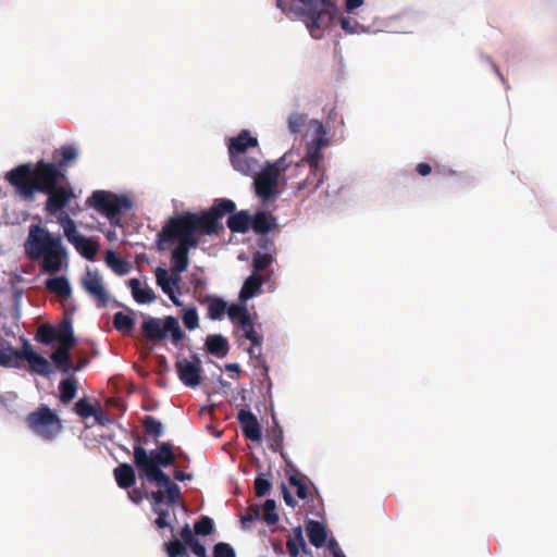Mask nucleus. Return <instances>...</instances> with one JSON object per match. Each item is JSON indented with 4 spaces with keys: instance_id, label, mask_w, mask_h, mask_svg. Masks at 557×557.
Masks as SVG:
<instances>
[{
    "instance_id": "f3484780",
    "label": "nucleus",
    "mask_w": 557,
    "mask_h": 557,
    "mask_svg": "<svg viewBox=\"0 0 557 557\" xmlns=\"http://www.w3.org/2000/svg\"><path fill=\"white\" fill-rule=\"evenodd\" d=\"M240 330L244 332V336L251 343L248 348L249 356L258 360L259 363L263 366L264 370L268 371V367L264 360H262V334L257 331L252 320L247 323V326H242Z\"/></svg>"
},
{
    "instance_id": "69168bd1",
    "label": "nucleus",
    "mask_w": 557,
    "mask_h": 557,
    "mask_svg": "<svg viewBox=\"0 0 557 557\" xmlns=\"http://www.w3.org/2000/svg\"><path fill=\"white\" fill-rule=\"evenodd\" d=\"M180 534L182 539L181 542H183L187 546L197 540V537L195 536V531L193 532L188 524H185V527L182 528Z\"/></svg>"
},
{
    "instance_id": "f257e3e1",
    "label": "nucleus",
    "mask_w": 557,
    "mask_h": 557,
    "mask_svg": "<svg viewBox=\"0 0 557 557\" xmlns=\"http://www.w3.org/2000/svg\"><path fill=\"white\" fill-rule=\"evenodd\" d=\"M235 209L233 200L219 199L207 211H184L176 216H171L158 233L157 245L162 249V244L176 242L177 268L184 269L187 263V251L199 246L201 236L218 235L223 230L220 220L225 214L233 213Z\"/></svg>"
},
{
    "instance_id": "39448f33",
    "label": "nucleus",
    "mask_w": 557,
    "mask_h": 557,
    "mask_svg": "<svg viewBox=\"0 0 557 557\" xmlns=\"http://www.w3.org/2000/svg\"><path fill=\"white\" fill-rule=\"evenodd\" d=\"M134 441L133 461L138 475L161 470L163 467L166 468L174 463L176 453L170 442H162L158 445L157 449L148 451L144 447L147 441H143L139 435H136Z\"/></svg>"
},
{
    "instance_id": "f704fd0d",
    "label": "nucleus",
    "mask_w": 557,
    "mask_h": 557,
    "mask_svg": "<svg viewBox=\"0 0 557 557\" xmlns=\"http://www.w3.org/2000/svg\"><path fill=\"white\" fill-rule=\"evenodd\" d=\"M273 422H274L273 426L268 430L267 437H268V441H269V447L273 451L276 453V451L281 450L282 447H283L284 435H283V429L278 424V422L275 419V417H273Z\"/></svg>"
},
{
    "instance_id": "20e7f679",
    "label": "nucleus",
    "mask_w": 557,
    "mask_h": 557,
    "mask_svg": "<svg viewBox=\"0 0 557 557\" xmlns=\"http://www.w3.org/2000/svg\"><path fill=\"white\" fill-rule=\"evenodd\" d=\"M30 259H42L41 270L54 274L61 271L67 250L62 244L60 235H52L47 228L32 225L26 247Z\"/></svg>"
},
{
    "instance_id": "4c0bfd02",
    "label": "nucleus",
    "mask_w": 557,
    "mask_h": 557,
    "mask_svg": "<svg viewBox=\"0 0 557 557\" xmlns=\"http://www.w3.org/2000/svg\"><path fill=\"white\" fill-rule=\"evenodd\" d=\"M59 153L61 159L55 165H58L61 171L65 174L66 168L71 162H74L77 159L78 152L76 147L73 145H65L59 149Z\"/></svg>"
},
{
    "instance_id": "cd10ccee",
    "label": "nucleus",
    "mask_w": 557,
    "mask_h": 557,
    "mask_svg": "<svg viewBox=\"0 0 557 557\" xmlns=\"http://www.w3.org/2000/svg\"><path fill=\"white\" fill-rule=\"evenodd\" d=\"M73 246L77 252L89 261L95 260L99 250V243L91 237H86L84 235L81 236Z\"/></svg>"
},
{
    "instance_id": "b1692460",
    "label": "nucleus",
    "mask_w": 557,
    "mask_h": 557,
    "mask_svg": "<svg viewBox=\"0 0 557 557\" xmlns=\"http://www.w3.org/2000/svg\"><path fill=\"white\" fill-rule=\"evenodd\" d=\"M206 349L209 354L218 357L223 358L227 355L230 350V345L227 339L220 335H209L206 339Z\"/></svg>"
},
{
    "instance_id": "ddd939ff",
    "label": "nucleus",
    "mask_w": 557,
    "mask_h": 557,
    "mask_svg": "<svg viewBox=\"0 0 557 557\" xmlns=\"http://www.w3.org/2000/svg\"><path fill=\"white\" fill-rule=\"evenodd\" d=\"M45 194L48 196L45 209L50 215L64 212L63 209L67 207L75 197L73 188L62 184H58L50 191H46Z\"/></svg>"
},
{
    "instance_id": "ea45409f",
    "label": "nucleus",
    "mask_w": 557,
    "mask_h": 557,
    "mask_svg": "<svg viewBox=\"0 0 557 557\" xmlns=\"http://www.w3.org/2000/svg\"><path fill=\"white\" fill-rule=\"evenodd\" d=\"M35 339L44 345H50L57 341L55 327L49 323L41 324L36 332Z\"/></svg>"
},
{
    "instance_id": "6ab92c4d",
    "label": "nucleus",
    "mask_w": 557,
    "mask_h": 557,
    "mask_svg": "<svg viewBox=\"0 0 557 557\" xmlns=\"http://www.w3.org/2000/svg\"><path fill=\"white\" fill-rule=\"evenodd\" d=\"M256 146H258L257 138L252 137L249 131H242L236 137H233L230 140V157L235 154H245L248 148Z\"/></svg>"
},
{
    "instance_id": "423d86ee",
    "label": "nucleus",
    "mask_w": 557,
    "mask_h": 557,
    "mask_svg": "<svg viewBox=\"0 0 557 557\" xmlns=\"http://www.w3.org/2000/svg\"><path fill=\"white\" fill-rule=\"evenodd\" d=\"M27 428L44 441H53L62 431V422L54 411L41 405L27 414Z\"/></svg>"
},
{
    "instance_id": "49530a36",
    "label": "nucleus",
    "mask_w": 557,
    "mask_h": 557,
    "mask_svg": "<svg viewBox=\"0 0 557 557\" xmlns=\"http://www.w3.org/2000/svg\"><path fill=\"white\" fill-rule=\"evenodd\" d=\"M96 409L97 407L91 405L87 398H81L74 406L75 413L83 419L92 417L96 413Z\"/></svg>"
},
{
    "instance_id": "052dcab7",
    "label": "nucleus",
    "mask_w": 557,
    "mask_h": 557,
    "mask_svg": "<svg viewBox=\"0 0 557 557\" xmlns=\"http://www.w3.org/2000/svg\"><path fill=\"white\" fill-rule=\"evenodd\" d=\"M168 505H175L181 498V488L176 483H172L165 488Z\"/></svg>"
},
{
    "instance_id": "2f4dec72",
    "label": "nucleus",
    "mask_w": 557,
    "mask_h": 557,
    "mask_svg": "<svg viewBox=\"0 0 557 557\" xmlns=\"http://www.w3.org/2000/svg\"><path fill=\"white\" fill-rule=\"evenodd\" d=\"M227 314L232 322L237 324L239 327L247 326V323L251 321V315L247 308L239 304H232L227 308Z\"/></svg>"
},
{
    "instance_id": "6e6552de",
    "label": "nucleus",
    "mask_w": 557,
    "mask_h": 557,
    "mask_svg": "<svg viewBox=\"0 0 557 557\" xmlns=\"http://www.w3.org/2000/svg\"><path fill=\"white\" fill-rule=\"evenodd\" d=\"M141 332L150 342L162 341L171 333L172 343L175 345L185 337L178 320L172 315H168L163 321L159 318H147L141 324Z\"/></svg>"
},
{
    "instance_id": "473e14b6",
    "label": "nucleus",
    "mask_w": 557,
    "mask_h": 557,
    "mask_svg": "<svg viewBox=\"0 0 557 557\" xmlns=\"http://www.w3.org/2000/svg\"><path fill=\"white\" fill-rule=\"evenodd\" d=\"M60 401L62 404L71 403L76 396L77 380L74 376H69L60 382Z\"/></svg>"
},
{
    "instance_id": "bb28decb",
    "label": "nucleus",
    "mask_w": 557,
    "mask_h": 557,
    "mask_svg": "<svg viewBox=\"0 0 557 557\" xmlns=\"http://www.w3.org/2000/svg\"><path fill=\"white\" fill-rule=\"evenodd\" d=\"M201 304H208L207 317L211 320H220L227 311L226 302L219 297L206 295L203 299L199 298Z\"/></svg>"
},
{
    "instance_id": "3c124183",
    "label": "nucleus",
    "mask_w": 557,
    "mask_h": 557,
    "mask_svg": "<svg viewBox=\"0 0 557 557\" xmlns=\"http://www.w3.org/2000/svg\"><path fill=\"white\" fill-rule=\"evenodd\" d=\"M183 323L185 327L193 331L199 325V318L196 308H188L183 313Z\"/></svg>"
},
{
    "instance_id": "a211bd4d",
    "label": "nucleus",
    "mask_w": 557,
    "mask_h": 557,
    "mask_svg": "<svg viewBox=\"0 0 557 557\" xmlns=\"http://www.w3.org/2000/svg\"><path fill=\"white\" fill-rule=\"evenodd\" d=\"M306 177L296 183L295 188L297 191H307L311 194L315 191L324 182V170L323 169H309L307 168L305 173Z\"/></svg>"
},
{
    "instance_id": "e433bc0d",
    "label": "nucleus",
    "mask_w": 557,
    "mask_h": 557,
    "mask_svg": "<svg viewBox=\"0 0 557 557\" xmlns=\"http://www.w3.org/2000/svg\"><path fill=\"white\" fill-rule=\"evenodd\" d=\"M113 326L116 331L129 334L135 326V319L122 311L114 313Z\"/></svg>"
},
{
    "instance_id": "a878e982",
    "label": "nucleus",
    "mask_w": 557,
    "mask_h": 557,
    "mask_svg": "<svg viewBox=\"0 0 557 557\" xmlns=\"http://www.w3.org/2000/svg\"><path fill=\"white\" fill-rule=\"evenodd\" d=\"M227 227L233 233H246L250 228L251 216L248 211L242 210L236 213H233L227 219Z\"/></svg>"
},
{
    "instance_id": "338daca9",
    "label": "nucleus",
    "mask_w": 557,
    "mask_h": 557,
    "mask_svg": "<svg viewBox=\"0 0 557 557\" xmlns=\"http://www.w3.org/2000/svg\"><path fill=\"white\" fill-rule=\"evenodd\" d=\"M128 497L135 504H140L145 498H149V493L136 487L128 492Z\"/></svg>"
},
{
    "instance_id": "37998d69",
    "label": "nucleus",
    "mask_w": 557,
    "mask_h": 557,
    "mask_svg": "<svg viewBox=\"0 0 557 557\" xmlns=\"http://www.w3.org/2000/svg\"><path fill=\"white\" fill-rule=\"evenodd\" d=\"M141 424L147 434L152 436L154 440L162 435L163 429L160 421L152 416H145L141 420Z\"/></svg>"
},
{
    "instance_id": "a19ab883",
    "label": "nucleus",
    "mask_w": 557,
    "mask_h": 557,
    "mask_svg": "<svg viewBox=\"0 0 557 557\" xmlns=\"http://www.w3.org/2000/svg\"><path fill=\"white\" fill-rule=\"evenodd\" d=\"M138 476L141 480H147L150 483H156L159 487L164 488H166L169 485L173 483L170 476L162 469Z\"/></svg>"
},
{
    "instance_id": "774afa93",
    "label": "nucleus",
    "mask_w": 557,
    "mask_h": 557,
    "mask_svg": "<svg viewBox=\"0 0 557 557\" xmlns=\"http://www.w3.org/2000/svg\"><path fill=\"white\" fill-rule=\"evenodd\" d=\"M188 547L197 557H208L205 545H202L198 539L189 544Z\"/></svg>"
},
{
    "instance_id": "79ce46f5",
    "label": "nucleus",
    "mask_w": 557,
    "mask_h": 557,
    "mask_svg": "<svg viewBox=\"0 0 557 557\" xmlns=\"http://www.w3.org/2000/svg\"><path fill=\"white\" fill-rule=\"evenodd\" d=\"M14 350L4 339L0 338V366L3 368L14 367Z\"/></svg>"
},
{
    "instance_id": "13d9d810",
    "label": "nucleus",
    "mask_w": 557,
    "mask_h": 557,
    "mask_svg": "<svg viewBox=\"0 0 557 557\" xmlns=\"http://www.w3.org/2000/svg\"><path fill=\"white\" fill-rule=\"evenodd\" d=\"M213 557H236V554L228 543L220 542L213 546Z\"/></svg>"
},
{
    "instance_id": "c03bdc74",
    "label": "nucleus",
    "mask_w": 557,
    "mask_h": 557,
    "mask_svg": "<svg viewBox=\"0 0 557 557\" xmlns=\"http://www.w3.org/2000/svg\"><path fill=\"white\" fill-rule=\"evenodd\" d=\"M308 116L304 113H293L288 116L287 125L292 134H299L307 125Z\"/></svg>"
},
{
    "instance_id": "864d4df0",
    "label": "nucleus",
    "mask_w": 557,
    "mask_h": 557,
    "mask_svg": "<svg viewBox=\"0 0 557 557\" xmlns=\"http://www.w3.org/2000/svg\"><path fill=\"white\" fill-rule=\"evenodd\" d=\"M289 484L297 488V496L300 499H306L308 496V486L306 483L307 478H299L296 474L289 476Z\"/></svg>"
},
{
    "instance_id": "2eb2a0df",
    "label": "nucleus",
    "mask_w": 557,
    "mask_h": 557,
    "mask_svg": "<svg viewBox=\"0 0 557 557\" xmlns=\"http://www.w3.org/2000/svg\"><path fill=\"white\" fill-rule=\"evenodd\" d=\"M324 146V139L317 137L311 144L307 146V151L304 158L296 162L295 170H306L307 168L323 169L321 163L323 160L322 148Z\"/></svg>"
},
{
    "instance_id": "aec40b11",
    "label": "nucleus",
    "mask_w": 557,
    "mask_h": 557,
    "mask_svg": "<svg viewBox=\"0 0 557 557\" xmlns=\"http://www.w3.org/2000/svg\"><path fill=\"white\" fill-rule=\"evenodd\" d=\"M74 346L59 345L58 349L53 351L51 355L52 361L62 373H69L70 371H78L81 369L79 366L74 367L72 363L70 350Z\"/></svg>"
},
{
    "instance_id": "9b49d317",
    "label": "nucleus",
    "mask_w": 557,
    "mask_h": 557,
    "mask_svg": "<svg viewBox=\"0 0 557 557\" xmlns=\"http://www.w3.org/2000/svg\"><path fill=\"white\" fill-rule=\"evenodd\" d=\"M18 360H25L28 362L30 370L42 376H49L51 373V366L49 361L41 355L34 351L32 345L24 341L22 349L14 350V367L18 366Z\"/></svg>"
},
{
    "instance_id": "7c9ffc66",
    "label": "nucleus",
    "mask_w": 557,
    "mask_h": 557,
    "mask_svg": "<svg viewBox=\"0 0 557 557\" xmlns=\"http://www.w3.org/2000/svg\"><path fill=\"white\" fill-rule=\"evenodd\" d=\"M46 287L49 292L69 298L71 296V286L64 276L51 277L46 281Z\"/></svg>"
},
{
    "instance_id": "f03ea898",
    "label": "nucleus",
    "mask_w": 557,
    "mask_h": 557,
    "mask_svg": "<svg viewBox=\"0 0 557 557\" xmlns=\"http://www.w3.org/2000/svg\"><path fill=\"white\" fill-rule=\"evenodd\" d=\"M5 180L24 199H33L36 191L45 194L65 180V174L55 163L39 160L35 166L23 163L5 174Z\"/></svg>"
},
{
    "instance_id": "8fccbe9b",
    "label": "nucleus",
    "mask_w": 557,
    "mask_h": 557,
    "mask_svg": "<svg viewBox=\"0 0 557 557\" xmlns=\"http://www.w3.org/2000/svg\"><path fill=\"white\" fill-rule=\"evenodd\" d=\"M287 153H290V157L282 165V168L285 169V170H282V174L284 175L285 180L297 178L300 175H302L306 170H295L294 168L296 166L297 161L293 160L292 151H288Z\"/></svg>"
},
{
    "instance_id": "680f3d73",
    "label": "nucleus",
    "mask_w": 557,
    "mask_h": 557,
    "mask_svg": "<svg viewBox=\"0 0 557 557\" xmlns=\"http://www.w3.org/2000/svg\"><path fill=\"white\" fill-rule=\"evenodd\" d=\"M339 24L347 34H357L362 27L357 21L344 16L339 18Z\"/></svg>"
},
{
    "instance_id": "e2e57ef3",
    "label": "nucleus",
    "mask_w": 557,
    "mask_h": 557,
    "mask_svg": "<svg viewBox=\"0 0 557 557\" xmlns=\"http://www.w3.org/2000/svg\"><path fill=\"white\" fill-rule=\"evenodd\" d=\"M99 425H108L112 423V419L108 412H106L97 403L96 413L92 416Z\"/></svg>"
},
{
    "instance_id": "4d7b16f0",
    "label": "nucleus",
    "mask_w": 557,
    "mask_h": 557,
    "mask_svg": "<svg viewBox=\"0 0 557 557\" xmlns=\"http://www.w3.org/2000/svg\"><path fill=\"white\" fill-rule=\"evenodd\" d=\"M261 517V507L259 505H250L246 509L245 515L242 516V523L247 525V523H251L255 520L260 519Z\"/></svg>"
},
{
    "instance_id": "0e129e2a",
    "label": "nucleus",
    "mask_w": 557,
    "mask_h": 557,
    "mask_svg": "<svg viewBox=\"0 0 557 557\" xmlns=\"http://www.w3.org/2000/svg\"><path fill=\"white\" fill-rule=\"evenodd\" d=\"M148 499L151 500V507L152 508L160 507L164 503L165 493L162 492L161 490L152 491L151 493H149V498Z\"/></svg>"
},
{
    "instance_id": "c85d7f7f",
    "label": "nucleus",
    "mask_w": 557,
    "mask_h": 557,
    "mask_svg": "<svg viewBox=\"0 0 557 557\" xmlns=\"http://www.w3.org/2000/svg\"><path fill=\"white\" fill-rule=\"evenodd\" d=\"M55 336L59 345L74 346L76 339L73 334L72 321L69 318L63 319L55 327Z\"/></svg>"
},
{
    "instance_id": "c756f323",
    "label": "nucleus",
    "mask_w": 557,
    "mask_h": 557,
    "mask_svg": "<svg viewBox=\"0 0 557 557\" xmlns=\"http://www.w3.org/2000/svg\"><path fill=\"white\" fill-rule=\"evenodd\" d=\"M63 228V234L70 244H74L82 235L77 232L75 221L67 213L61 212L57 221Z\"/></svg>"
},
{
    "instance_id": "bf43d9fd",
    "label": "nucleus",
    "mask_w": 557,
    "mask_h": 557,
    "mask_svg": "<svg viewBox=\"0 0 557 557\" xmlns=\"http://www.w3.org/2000/svg\"><path fill=\"white\" fill-rule=\"evenodd\" d=\"M138 304H150L154 301L156 295L153 290L149 287H146L144 289H139L138 293H134L133 297Z\"/></svg>"
},
{
    "instance_id": "5fc2aeb1",
    "label": "nucleus",
    "mask_w": 557,
    "mask_h": 557,
    "mask_svg": "<svg viewBox=\"0 0 557 557\" xmlns=\"http://www.w3.org/2000/svg\"><path fill=\"white\" fill-rule=\"evenodd\" d=\"M255 494L257 497H262L267 495L271 488V482L265 479L262 474L258 475L255 479Z\"/></svg>"
},
{
    "instance_id": "dca6fc26",
    "label": "nucleus",
    "mask_w": 557,
    "mask_h": 557,
    "mask_svg": "<svg viewBox=\"0 0 557 557\" xmlns=\"http://www.w3.org/2000/svg\"><path fill=\"white\" fill-rule=\"evenodd\" d=\"M237 421L242 428L243 435L252 442H260L262 429L257 417L247 409H240L237 413Z\"/></svg>"
},
{
    "instance_id": "4be33fe9",
    "label": "nucleus",
    "mask_w": 557,
    "mask_h": 557,
    "mask_svg": "<svg viewBox=\"0 0 557 557\" xmlns=\"http://www.w3.org/2000/svg\"><path fill=\"white\" fill-rule=\"evenodd\" d=\"M233 168L244 175H252L258 172L260 168L259 161L255 158H249L246 154H235L230 157Z\"/></svg>"
},
{
    "instance_id": "7ed1b4c3",
    "label": "nucleus",
    "mask_w": 557,
    "mask_h": 557,
    "mask_svg": "<svg viewBox=\"0 0 557 557\" xmlns=\"http://www.w3.org/2000/svg\"><path fill=\"white\" fill-rule=\"evenodd\" d=\"M276 7L288 16L301 18L314 39L322 38L337 11L333 0H276Z\"/></svg>"
},
{
    "instance_id": "58836bf2",
    "label": "nucleus",
    "mask_w": 557,
    "mask_h": 557,
    "mask_svg": "<svg viewBox=\"0 0 557 557\" xmlns=\"http://www.w3.org/2000/svg\"><path fill=\"white\" fill-rule=\"evenodd\" d=\"M106 263L119 275H124L128 272L127 263L116 256L112 250H108L106 253Z\"/></svg>"
},
{
    "instance_id": "09e8293b",
    "label": "nucleus",
    "mask_w": 557,
    "mask_h": 557,
    "mask_svg": "<svg viewBox=\"0 0 557 557\" xmlns=\"http://www.w3.org/2000/svg\"><path fill=\"white\" fill-rule=\"evenodd\" d=\"M165 552L168 557H183L187 554L186 545L177 539L165 543Z\"/></svg>"
},
{
    "instance_id": "4468645a",
    "label": "nucleus",
    "mask_w": 557,
    "mask_h": 557,
    "mask_svg": "<svg viewBox=\"0 0 557 557\" xmlns=\"http://www.w3.org/2000/svg\"><path fill=\"white\" fill-rule=\"evenodd\" d=\"M82 286L96 300L99 308L107 307L110 297L97 271L88 270L82 280Z\"/></svg>"
},
{
    "instance_id": "a18cd8bd",
    "label": "nucleus",
    "mask_w": 557,
    "mask_h": 557,
    "mask_svg": "<svg viewBox=\"0 0 557 557\" xmlns=\"http://www.w3.org/2000/svg\"><path fill=\"white\" fill-rule=\"evenodd\" d=\"M276 504L273 499H267L261 511L262 519L269 524L273 525L278 521V515L275 511Z\"/></svg>"
},
{
    "instance_id": "393cba45",
    "label": "nucleus",
    "mask_w": 557,
    "mask_h": 557,
    "mask_svg": "<svg viewBox=\"0 0 557 557\" xmlns=\"http://www.w3.org/2000/svg\"><path fill=\"white\" fill-rule=\"evenodd\" d=\"M307 536L309 542L315 547H322L326 541V529L325 527L315 520H309L306 525Z\"/></svg>"
},
{
    "instance_id": "1a4fd4ad",
    "label": "nucleus",
    "mask_w": 557,
    "mask_h": 557,
    "mask_svg": "<svg viewBox=\"0 0 557 557\" xmlns=\"http://www.w3.org/2000/svg\"><path fill=\"white\" fill-rule=\"evenodd\" d=\"M86 203L108 218L111 222L121 214L123 209L131 207L126 197H119L106 190H95L91 196L87 198Z\"/></svg>"
},
{
    "instance_id": "9d476101",
    "label": "nucleus",
    "mask_w": 557,
    "mask_h": 557,
    "mask_svg": "<svg viewBox=\"0 0 557 557\" xmlns=\"http://www.w3.org/2000/svg\"><path fill=\"white\" fill-rule=\"evenodd\" d=\"M175 251L176 247L172 251L171 260H172V268H171V274H169L168 270L163 268H157L156 270V280L157 284L161 287L162 292L166 294L170 299L173 301L174 305L180 306L181 302L178 301L177 297L175 296L174 288L178 287V283L181 281V273L187 270L189 265V251H187V263L186 267L183 269L177 268V259L175 258Z\"/></svg>"
},
{
    "instance_id": "603ef678",
    "label": "nucleus",
    "mask_w": 557,
    "mask_h": 557,
    "mask_svg": "<svg viewBox=\"0 0 557 557\" xmlns=\"http://www.w3.org/2000/svg\"><path fill=\"white\" fill-rule=\"evenodd\" d=\"M152 511L154 513H157V516H158L154 520V524L159 529L171 528V530H173V528L171 527V523L169 521V516H170L169 509L160 506V507L152 508Z\"/></svg>"
},
{
    "instance_id": "0eeeda50",
    "label": "nucleus",
    "mask_w": 557,
    "mask_h": 557,
    "mask_svg": "<svg viewBox=\"0 0 557 557\" xmlns=\"http://www.w3.org/2000/svg\"><path fill=\"white\" fill-rule=\"evenodd\" d=\"M289 157L290 153H284L275 162L268 163L265 168L255 174V191L263 201H269L277 196L278 178L282 170H285L282 165Z\"/></svg>"
},
{
    "instance_id": "de8ad7c7",
    "label": "nucleus",
    "mask_w": 557,
    "mask_h": 557,
    "mask_svg": "<svg viewBox=\"0 0 557 557\" xmlns=\"http://www.w3.org/2000/svg\"><path fill=\"white\" fill-rule=\"evenodd\" d=\"M194 531L197 535L207 536L213 532V520L208 516H201L194 524Z\"/></svg>"
},
{
    "instance_id": "5701e85b",
    "label": "nucleus",
    "mask_w": 557,
    "mask_h": 557,
    "mask_svg": "<svg viewBox=\"0 0 557 557\" xmlns=\"http://www.w3.org/2000/svg\"><path fill=\"white\" fill-rule=\"evenodd\" d=\"M263 284V277L258 273L248 276L239 292V299L246 301L258 295Z\"/></svg>"
},
{
    "instance_id": "6e6d98bb",
    "label": "nucleus",
    "mask_w": 557,
    "mask_h": 557,
    "mask_svg": "<svg viewBox=\"0 0 557 557\" xmlns=\"http://www.w3.org/2000/svg\"><path fill=\"white\" fill-rule=\"evenodd\" d=\"M271 263H272V257L270 255L257 253L252 260V267L255 270L253 273L265 270Z\"/></svg>"
},
{
    "instance_id": "412c9836",
    "label": "nucleus",
    "mask_w": 557,
    "mask_h": 557,
    "mask_svg": "<svg viewBox=\"0 0 557 557\" xmlns=\"http://www.w3.org/2000/svg\"><path fill=\"white\" fill-rule=\"evenodd\" d=\"M115 482L120 488L127 490L136 483V471L127 462L119 465L113 470Z\"/></svg>"
},
{
    "instance_id": "c9c22d12",
    "label": "nucleus",
    "mask_w": 557,
    "mask_h": 557,
    "mask_svg": "<svg viewBox=\"0 0 557 557\" xmlns=\"http://www.w3.org/2000/svg\"><path fill=\"white\" fill-rule=\"evenodd\" d=\"M294 537L287 540L286 547L287 552L292 557H297L299 554V548L302 547L305 554H310L306 549V543L302 536L301 528L298 527L294 530Z\"/></svg>"
},
{
    "instance_id": "f8f14e48",
    "label": "nucleus",
    "mask_w": 557,
    "mask_h": 557,
    "mask_svg": "<svg viewBox=\"0 0 557 557\" xmlns=\"http://www.w3.org/2000/svg\"><path fill=\"white\" fill-rule=\"evenodd\" d=\"M175 369L182 383L187 387H196L201 383V362L194 355L191 360L178 358L175 362Z\"/></svg>"
},
{
    "instance_id": "72a5a7b5",
    "label": "nucleus",
    "mask_w": 557,
    "mask_h": 557,
    "mask_svg": "<svg viewBox=\"0 0 557 557\" xmlns=\"http://www.w3.org/2000/svg\"><path fill=\"white\" fill-rule=\"evenodd\" d=\"M273 222L274 219H271L265 212L260 211L251 218L250 227L257 234H265L272 228Z\"/></svg>"
}]
</instances>
